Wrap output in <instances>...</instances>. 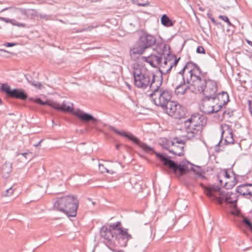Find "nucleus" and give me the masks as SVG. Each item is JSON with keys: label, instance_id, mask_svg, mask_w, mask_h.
<instances>
[{"label": "nucleus", "instance_id": "obj_1", "mask_svg": "<svg viewBox=\"0 0 252 252\" xmlns=\"http://www.w3.org/2000/svg\"><path fill=\"white\" fill-rule=\"evenodd\" d=\"M160 77L153 76L150 86L152 92L149 94L151 100L158 106L161 107L170 116L181 119L185 115V112L181 105L171 101V91L160 88L162 84Z\"/></svg>", "mask_w": 252, "mask_h": 252}, {"label": "nucleus", "instance_id": "obj_2", "mask_svg": "<svg viewBox=\"0 0 252 252\" xmlns=\"http://www.w3.org/2000/svg\"><path fill=\"white\" fill-rule=\"evenodd\" d=\"M110 129L121 136L128 138L133 143L140 147L144 152L147 153L150 152L154 153L156 157L159 159L163 165L172 170L175 174L179 172L180 175H182L189 171V168L187 165L178 164L174 161L170 159L168 156L155 152L154 150V148L141 142L137 137L131 133H127L124 131L118 130L113 126H110Z\"/></svg>", "mask_w": 252, "mask_h": 252}, {"label": "nucleus", "instance_id": "obj_3", "mask_svg": "<svg viewBox=\"0 0 252 252\" xmlns=\"http://www.w3.org/2000/svg\"><path fill=\"white\" fill-rule=\"evenodd\" d=\"M100 233L104 239V243L113 252H120L117 246L126 247L128 241L131 238V236L122 229L120 221L110 224L109 227L102 226Z\"/></svg>", "mask_w": 252, "mask_h": 252}, {"label": "nucleus", "instance_id": "obj_4", "mask_svg": "<svg viewBox=\"0 0 252 252\" xmlns=\"http://www.w3.org/2000/svg\"><path fill=\"white\" fill-rule=\"evenodd\" d=\"M194 63L192 62H188L183 68L177 73V78H180L181 81L177 85L175 88V93L177 95H182L188 91L195 94L194 83H195Z\"/></svg>", "mask_w": 252, "mask_h": 252}, {"label": "nucleus", "instance_id": "obj_5", "mask_svg": "<svg viewBox=\"0 0 252 252\" xmlns=\"http://www.w3.org/2000/svg\"><path fill=\"white\" fill-rule=\"evenodd\" d=\"M195 83H194L195 94H202L204 97H210L218 92L217 82L212 79L207 78L200 67L194 63Z\"/></svg>", "mask_w": 252, "mask_h": 252}, {"label": "nucleus", "instance_id": "obj_6", "mask_svg": "<svg viewBox=\"0 0 252 252\" xmlns=\"http://www.w3.org/2000/svg\"><path fill=\"white\" fill-rule=\"evenodd\" d=\"M79 205V200L73 195H68L55 199L54 208L68 217H75Z\"/></svg>", "mask_w": 252, "mask_h": 252}, {"label": "nucleus", "instance_id": "obj_7", "mask_svg": "<svg viewBox=\"0 0 252 252\" xmlns=\"http://www.w3.org/2000/svg\"><path fill=\"white\" fill-rule=\"evenodd\" d=\"M156 43V38L154 35L142 30L136 44L130 48L129 55L131 58H133L136 55L143 54L147 49L153 47Z\"/></svg>", "mask_w": 252, "mask_h": 252}, {"label": "nucleus", "instance_id": "obj_8", "mask_svg": "<svg viewBox=\"0 0 252 252\" xmlns=\"http://www.w3.org/2000/svg\"><path fill=\"white\" fill-rule=\"evenodd\" d=\"M180 59V57L177 58L175 55L172 54L169 52L166 56H164L163 62H161L160 63L161 64L159 68V74L153 75L152 77L153 76L160 77L162 81V76L167 75L170 72L173 68H175Z\"/></svg>", "mask_w": 252, "mask_h": 252}, {"label": "nucleus", "instance_id": "obj_9", "mask_svg": "<svg viewBox=\"0 0 252 252\" xmlns=\"http://www.w3.org/2000/svg\"><path fill=\"white\" fill-rule=\"evenodd\" d=\"M134 84L138 88L145 89L148 86L150 88L152 82V76L155 75L153 73L142 72L139 68H134Z\"/></svg>", "mask_w": 252, "mask_h": 252}, {"label": "nucleus", "instance_id": "obj_10", "mask_svg": "<svg viewBox=\"0 0 252 252\" xmlns=\"http://www.w3.org/2000/svg\"><path fill=\"white\" fill-rule=\"evenodd\" d=\"M215 194L216 196L214 195L213 198L216 200L220 204H222L225 201L227 203L234 204V207H236L238 195L236 193L220 189Z\"/></svg>", "mask_w": 252, "mask_h": 252}, {"label": "nucleus", "instance_id": "obj_11", "mask_svg": "<svg viewBox=\"0 0 252 252\" xmlns=\"http://www.w3.org/2000/svg\"><path fill=\"white\" fill-rule=\"evenodd\" d=\"M207 117L205 115L194 113L192 114L189 118L184 121V126L203 128L207 123Z\"/></svg>", "mask_w": 252, "mask_h": 252}, {"label": "nucleus", "instance_id": "obj_12", "mask_svg": "<svg viewBox=\"0 0 252 252\" xmlns=\"http://www.w3.org/2000/svg\"><path fill=\"white\" fill-rule=\"evenodd\" d=\"M200 109L204 113L208 114L217 113L220 110L214 96L204 97L201 100Z\"/></svg>", "mask_w": 252, "mask_h": 252}, {"label": "nucleus", "instance_id": "obj_13", "mask_svg": "<svg viewBox=\"0 0 252 252\" xmlns=\"http://www.w3.org/2000/svg\"><path fill=\"white\" fill-rule=\"evenodd\" d=\"M0 89L2 92H4L10 98L19 99L22 100H25L28 98V94L24 90L21 89L11 90L10 86L7 83L2 84Z\"/></svg>", "mask_w": 252, "mask_h": 252}, {"label": "nucleus", "instance_id": "obj_14", "mask_svg": "<svg viewBox=\"0 0 252 252\" xmlns=\"http://www.w3.org/2000/svg\"><path fill=\"white\" fill-rule=\"evenodd\" d=\"M172 147L168 149L170 153L181 157L184 155L185 141L178 137H174L171 141Z\"/></svg>", "mask_w": 252, "mask_h": 252}, {"label": "nucleus", "instance_id": "obj_15", "mask_svg": "<svg viewBox=\"0 0 252 252\" xmlns=\"http://www.w3.org/2000/svg\"><path fill=\"white\" fill-rule=\"evenodd\" d=\"M73 114L85 123L92 122L93 124H95L97 122V120L92 115L85 113L81 110H77L74 111Z\"/></svg>", "mask_w": 252, "mask_h": 252}, {"label": "nucleus", "instance_id": "obj_16", "mask_svg": "<svg viewBox=\"0 0 252 252\" xmlns=\"http://www.w3.org/2000/svg\"><path fill=\"white\" fill-rule=\"evenodd\" d=\"M214 96L219 107H220V110L229 101L228 94L226 92H217L215 94Z\"/></svg>", "mask_w": 252, "mask_h": 252}, {"label": "nucleus", "instance_id": "obj_17", "mask_svg": "<svg viewBox=\"0 0 252 252\" xmlns=\"http://www.w3.org/2000/svg\"><path fill=\"white\" fill-rule=\"evenodd\" d=\"M184 128L187 133L186 136L188 139H198L202 135L203 128H190L189 127H184Z\"/></svg>", "mask_w": 252, "mask_h": 252}, {"label": "nucleus", "instance_id": "obj_18", "mask_svg": "<svg viewBox=\"0 0 252 252\" xmlns=\"http://www.w3.org/2000/svg\"><path fill=\"white\" fill-rule=\"evenodd\" d=\"M143 58L145 62L149 63L152 66L156 67L161 63L162 55L160 54L158 55L151 54L148 57H143Z\"/></svg>", "mask_w": 252, "mask_h": 252}, {"label": "nucleus", "instance_id": "obj_19", "mask_svg": "<svg viewBox=\"0 0 252 252\" xmlns=\"http://www.w3.org/2000/svg\"><path fill=\"white\" fill-rule=\"evenodd\" d=\"M236 191L243 196H252V184H242L236 188Z\"/></svg>", "mask_w": 252, "mask_h": 252}, {"label": "nucleus", "instance_id": "obj_20", "mask_svg": "<svg viewBox=\"0 0 252 252\" xmlns=\"http://www.w3.org/2000/svg\"><path fill=\"white\" fill-rule=\"evenodd\" d=\"M200 186L204 189L206 195H207L208 197L212 198L213 197L214 195L216 196L215 194L216 192L220 189V187L219 186L216 185H209L207 187L204 185L202 183H200Z\"/></svg>", "mask_w": 252, "mask_h": 252}, {"label": "nucleus", "instance_id": "obj_21", "mask_svg": "<svg viewBox=\"0 0 252 252\" xmlns=\"http://www.w3.org/2000/svg\"><path fill=\"white\" fill-rule=\"evenodd\" d=\"M14 13L16 18L19 19L26 20L28 18V12L25 9L15 8L14 9Z\"/></svg>", "mask_w": 252, "mask_h": 252}, {"label": "nucleus", "instance_id": "obj_22", "mask_svg": "<svg viewBox=\"0 0 252 252\" xmlns=\"http://www.w3.org/2000/svg\"><path fill=\"white\" fill-rule=\"evenodd\" d=\"M225 133H227L228 135L225 136V141L228 143H233L234 140L233 137L232 129L231 128L227 126V129L222 131V135H223Z\"/></svg>", "mask_w": 252, "mask_h": 252}, {"label": "nucleus", "instance_id": "obj_23", "mask_svg": "<svg viewBox=\"0 0 252 252\" xmlns=\"http://www.w3.org/2000/svg\"><path fill=\"white\" fill-rule=\"evenodd\" d=\"M161 23L165 27H172L174 25V22L171 20L166 14H163L160 19Z\"/></svg>", "mask_w": 252, "mask_h": 252}, {"label": "nucleus", "instance_id": "obj_24", "mask_svg": "<svg viewBox=\"0 0 252 252\" xmlns=\"http://www.w3.org/2000/svg\"><path fill=\"white\" fill-rule=\"evenodd\" d=\"M0 20L5 22L7 23H11L14 26H17L18 27H25L26 24L17 22L15 19H9L5 17H0Z\"/></svg>", "mask_w": 252, "mask_h": 252}, {"label": "nucleus", "instance_id": "obj_25", "mask_svg": "<svg viewBox=\"0 0 252 252\" xmlns=\"http://www.w3.org/2000/svg\"><path fill=\"white\" fill-rule=\"evenodd\" d=\"M2 172L4 173H10L12 171V163L9 161H5L2 166Z\"/></svg>", "mask_w": 252, "mask_h": 252}, {"label": "nucleus", "instance_id": "obj_26", "mask_svg": "<svg viewBox=\"0 0 252 252\" xmlns=\"http://www.w3.org/2000/svg\"><path fill=\"white\" fill-rule=\"evenodd\" d=\"M195 168L191 167V170L201 179H205V177L203 175V173H204L203 170L199 166H197Z\"/></svg>", "mask_w": 252, "mask_h": 252}, {"label": "nucleus", "instance_id": "obj_27", "mask_svg": "<svg viewBox=\"0 0 252 252\" xmlns=\"http://www.w3.org/2000/svg\"><path fill=\"white\" fill-rule=\"evenodd\" d=\"M222 176L228 179L230 177V175L228 174L226 170H224L219 173L217 174V178L219 180L221 186L223 185L222 181L220 179V178Z\"/></svg>", "mask_w": 252, "mask_h": 252}, {"label": "nucleus", "instance_id": "obj_28", "mask_svg": "<svg viewBox=\"0 0 252 252\" xmlns=\"http://www.w3.org/2000/svg\"><path fill=\"white\" fill-rule=\"evenodd\" d=\"M27 80L28 82L32 86L39 89H41L42 87V84L41 83L35 81L31 76L27 77Z\"/></svg>", "mask_w": 252, "mask_h": 252}, {"label": "nucleus", "instance_id": "obj_29", "mask_svg": "<svg viewBox=\"0 0 252 252\" xmlns=\"http://www.w3.org/2000/svg\"><path fill=\"white\" fill-rule=\"evenodd\" d=\"M153 231L154 228L151 226L147 227L145 230V232L147 236L149 237V238L151 239V240H152L154 239L155 236V233L153 235Z\"/></svg>", "mask_w": 252, "mask_h": 252}, {"label": "nucleus", "instance_id": "obj_30", "mask_svg": "<svg viewBox=\"0 0 252 252\" xmlns=\"http://www.w3.org/2000/svg\"><path fill=\"white\" fill-rule=\"evenodd\" d=\"M232 173L234 175L233 180L232 181L231 183H230V184H229L228 182H226L225 183L224 186L226 187V189L233 188L236 184V183L237 182V181L236 180V177L235 176V175L234 172H232Z\"/></svg>", "mask_w": 252, "mask_h": 252}, {"label": "nucleus", "instance_id": "obj_31", "mask_svg": "<svg viewBox=\"0 0 252 252\" xmlns=\"http://www.w3.org/2000/svg\"><path fill=\"white\" fill-rule=\"evenodd\" d=\"M48 106L57 110L60 111V110H64L63 107H61V105L60 104L56 102H49Z\"/></svg>", "mask_w": 252, "mask_h": 252}, {"label": "nucleus", "instance_id": "obj_32", "mask_svg": "<svg viewBox=\"0 0 252 252\" xmlns=\"http://www.w3.org/2000/svg\"><path fill=\"white\" fill-rule=\"evenodd\" d=\"M234 111L230 108L226 109L223 112V116H227L228 118L231 117L233 115Z\"/></svg>", "mask_w": 252, "mask_h": 252}, {"label": "nucleus", "instance_id": "obj_33", "mask_svg": "<svg viewBox=\"0 0 252 252\" xmlns=\"http://www.w3.org/2000/svg\"><path fill=\"white\" fill-rule=\"evenodd\" d=\"M61 107H62L65 110H60L61 111L67 112H71L72 111V109L69 106H66V104H65L64 102H63L62 105H61Z\"/></svg>", "mask_w": 252, "mask_h": 252}, {"label": "nucleus", "instance_id": "obj_34", "mask_svg": "<svg viewBox=\"0 0 252 252\" xmlns=\"http://www.w3.org/2000/svg\"><path fill=\"white\" fill-rule=\"evenodd\" d=\"M219 18L221 19L225 22H226L228 26H232V24L230 22V20H229L228 18L225 16V15H219Z\"/></svg>", "mask_w": 252, "mask_h": 252}, {"label": "nucleus", "instance_id": "obj_35", "mask_svg": "<svg viewBox=\"0 0 252 252\" xmlns=\"http://www.w3.org/2000/svg\"><path fill=\"white\" fill-rule=\"evenodd\" d=\"M34 102L37 104H39L42 105H49V102L47 101H43L40 98H36L34 100Z\"/></svg>", "mask_w": 252, "mask_h": 252}, {"label": "nucleus", "instance_id": "obj_36", "mask_svg": "<svg viewBox=\"0 0 252 252\" xmlns=\"http://www.w3.org/2000/svg\"><path fill=\"white\" fill-rule=\"evenodd\" d=\"M243 222L247 226H248L250 229L252 227V223L251 221L246 217H244L243 220Z\"/></svg>", "mask_w": 252, "mask_h": 252}, {"label": "nucleus", "instance_id": "obj_37", "mask_svg": "<svg viewBox=\"0 0 252 252\" xmlns=\"http://www.w3.org/2000/svg\"><path fill=\"white\" fill-rule=\"evenodd\" d=\"M14 190L12 188L7 189L4 192L3 195L8 196L12 195L13 193Z\"/></svg>", "mask_w": 252, "mask_h": 252}, {"label": "nucleus", "instance_id": "obj_38", "mask_svg": "<svg viewBox=\"0 0 252 252\" xmlns=\"http://www.w3.org/2000/svg\"><path fill=\"white\" fill-rule=\"evenodd\" d=\"M19 155H22L24 156L26 159H31L32 156V153L31 152H26L23 153H19Z\"/></svg>", "mask_w": 252, "mask_h": 252}, {"label": "nucleus", "instance_id": "obj_39", "mask_svg": "<svg viewBox=\"0 0 252 252\" xmlns=\"http://www.w3.org/2000/svg\"><path fill=\"white\" fill-rule=\"evenodd\" d=\"M196 52L198 54H205V51L201 46H199L196 49Z\"/></svg>", "mask_w": 252, "mask_h": 252}, {"label": "nucleus", "instance_id": "obj_40", "mask_svg": "<svg viewBox=\"0 0 252 252\" xmlns=\"http://www.w3.org/2000/svg\"><path fill=\"white\" fill-rule=\"evenodd\" d=\"M39 17L41 19H45L46 20H51V16L50 15H40L39 16Z\"/></svg>", "mask_w": 252, "mask_h": 252}, {"label": "nucleus", "instance_id": "obj_41", "mask_svg": "<svg viewBox=\"0 0 252 252\" xmlns=\"http://www.w3.org/2000/svg\"><path fill=\"white\" fill-rule=\"evenodd\" d=\"M248 103L249 105V109L250 112L252 116V100H248Z\"/></svg>", "mask_w": 252, "mask_h": 252}, {"label": "nucleus", "instance_id": "obj_42", "mask_svg": "<svg viewBox=\"0 0 252 252\" xmlns=\"http://www.w3.org/2000/svg\"><path fill=\"white\" fill-rule=\"evenodd\" d=\"M99 168L101 172L104 173V172H106V170L105 169V168H106L104 167L103 165L99 164Z\"/></svg>", "mask_w": 252, "mask_h": 252}, {"label": "nucleus", "instance_id": "obj_43", "mask_svg": "<svg viewBox=\"0 0 252 252\" xmlns=\"http://www.w3.org/2000/svg\"><path fill=\"white\" fill-rule=\"evenodd\" d=\"M211 21L212 22V23L214 24V25H220V22H217L215 20V19L214 18V17H213L212 18L210 19Z\"/></svg>", "mask_w": 252, "mask_h": 252}, {"label": "nucleus", "instance_id": "obj_44", "mask_svg": "<svg viewBox=\"0 0 252 252\" xmlns=\"http://www.w3.org/2000/svg\"><path fill=\"white\" fill-rule=\"evenodd\" d=\"M16 44L14 43H10V42H7L4 45L7 47H12L14 46Z\"/></svg>", "mask_w": 252, "mask_h": 252}, {"label": "nucleus", "instance_id": "obj_45", "mask_svg": "<svg viewBox=\"0 0 252 252\" xmlns=\"http://www.w3.org/2000/svg\"><path fill=\"white\" fill-rule=\"evenodd\" d=\"M105 169L106 170V172H107V173H110L111 174H113L115 173V172H114L112 170H109L106 168H105Z\"/></svg>", "mask_w": 252, "mask_h": 252}, {"label": "nucleus", "instance_id": "obj_46", "mask_svg": "<svg viewBox=\"0 0 252 252\" xmlns=\"http://www.w3.org/2000/svg\"><path fill=\"white\" fill-rule=\"evenodd\" d=\"M91 30V29L90 28H85V29H82L81 30H80L79 31L80 32H84V31H90Z\"/></svg>", "mask_w": 252, "mask_h": 252}, {"label": "nucleus", "instance_id": "obj_47", "mask_svg": "<svg viewBox=\"0 0 252 252\" xmlns=\"http://www.w3.org/2000/svg\"><path fill=\"white\" fill-rule=\"evenodd\" d=\"M246 41L247 43L250 46L252 47V41L249 40V39H246Z\"/></svg>", "mask_w": 252, "mask_h": 252}, {"label": "nucleus", "instance_id": "obj_48", "mask_svg": "<svg viewBox=\"0 0 252 252\" xmlns=\"http://www.w3.org/2000/svg\"><path fill=\"white\" fill-rule=\"evenodd\" d=\"M207 17L210 19H211L213 17V14L210 12H208L207 14Z\"/></svg>", "mask_w": 252, "mask_h": 252}, {"label": "nucleus", "instance_id": "obj_49", "mask_svg": "<svg viewBox=\"0 0 252 252\" xmlns=\"http://www.w3.org/2000/svg\"><path fill=\"white\" fill-rule=\"evenodd\" d=\"M240 213V211H237L236 213H234V212H232V214L235 216H238Z\"/></svg>", "mask_w": 252, "mask_h": 252}, {"label": "nucleus", "instance_id": "obj_50", "mask_svg": "<svg viewBox=\"0 0 252 252\" xmlns=\"http://www.w3.org/2000/svg\"><path fill=\"white\" fill-rule=\"evenodd\" d=\"M138 5L142 6H145L147 5V4H146V3H140L138 4Z\"/></svg>", "mask_w": 252, "mask_h": 252}, {"label": "nucleus", "instance_id": "obj_51", "mask_svg": "<svg viewBox=\"0 0 252 252\" xmlns=\"http://www.w3.org/2000/svg\"><path fill=\"white\" fill-rule=\"evenodd\" d=\"M42 141V140H41L40 141L38 142V143L37 144H35L34 146L37 147L38 145H39L41 143V142Z\"/></svg>", "mask_w": 252, "mask_h": 252}, {"label": "nucleus", "instance_id": "obj_52", "mask_svg": "<svg viewBox=\"0 0 252 252\" xmlns=\"http://www.w3.org/2000/svg\"><path fill=\"white\" fill-rule=\"evenodd\" d=\"M120 145H119V144H117V145H116V149H117V150H119V149H120Z\"/></svg>", "mask_w": 252, "mask_h": 252}, {"label": "nucleus", "instance_id": "obj_53", "mask_svg": "<svg viewBox=\"0 0 252 252\" xmlns=\"http://www.w3.org/2000/svg\"><path fill=\"white\" fill-rule=\"evenodd\" d=\"M6 9H7V8H4V9H2L0 12H2L3 11H5Z\"/></svg>", "mask_w": 252, "mask_h": 252}, {"label": "nucleus", "instance_id": "obj_54", "mask_svg": "<svg viewBox=\"0 0 252 252\" xmlns=\"http://www.w3.org/2000/svg\"><path fill=\"white\" fill-rule=\"evenodd\" d=\"M2 103V101L1 98H0V105H1Z\"/></svg>", "mask_w": 252, "mask_h": 252}, {"label": "nucleus", "instance_id": "obj_55", "mask_svg": "<svg viewBox=\"0 0 252 252\" xmlns=\"http://www.w3.org/2000/svg\"><path fill=\"white\" fill-rule=\"evenodd\" d=\"M220 142H221V141L220 140V142L218 143V144L216 145V147H218L220 145Z\"/></svg>", "mask_w": 252, "mask_h": 252}, {"label": "nucleus", "instance_id": "obj_56", "mask_svg": "<svg viewBox=\"0 0 252 252\" xmlns=\"http://www.w3.org/2000/svg\"><path fill=\"white\" fill-rule=\"evenodd\" d=\"M249 248H247L244 250V251H246L247 250H248Z\"/></svg>", "mask_w": 252, "mask_h": 252}, {"label": "nucleus", "instance_id": "obj_57", "mask_svg": "<svg viewBox=\"0 0 252 252\" xmlns=\"http://www.w3.org/2000/svg\"><path fill=\"white\" fill-rule=\"evenodd\" d=\"M251 230L252 231V227L250 228Z\"/></svg>", "mask_w": 252, "mask_h": 252}, {"label": "nucleus", "instance_id": "obj_58", "mask_svg": "<svg viewBox=\"0 0 252 252\" xmlns=\"http://www.w3.org/2000/svg\"><path fill=\"white\" fill-rule=\"evenodd\" d=\"M0 29H1V26H0Z\"/></svg>", "mask_w": 252, "mask_h": 252}]
</instances>
